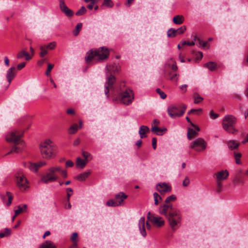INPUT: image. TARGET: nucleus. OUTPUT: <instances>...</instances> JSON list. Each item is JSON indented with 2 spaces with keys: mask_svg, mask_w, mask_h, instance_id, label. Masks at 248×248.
<instances>
[{
  "mask_svg": "<svg viewBox=\"0 0 248 248\" xmlns=\"http://www.w3.org/2000/svg\"><path fill=\"white\" fill-rule=\"evenodd\" d=\"M159 212L166 217L171 229L173 231H176L181 221L182 217L180 211L171 206L160 205Z\"/></svg>",
  "mask_w": 248,
  "mask_h": 248,
  "instance_id": "f257e3e1",
  "label": "nucleus"
},
{
  "mask_svg": "<svg viewBox=\"0 0 248 248\" xmlns=\"http://www.w3.org/2000/svg\"><path fill=\"white\" fill-rule=\"evenodd\" d=\"M23 132L17 130L12 131L8 134L6 136V140L8 142H11L15 144L11 151L7 153H19L23 149L25 143L21 139Z\"/></svg>",
  "mask_w": 248,
  "mask_h": 248,
  "instance_id": "f03ea898",
  "label": "nucleus"
},
{
  "mask_svg": "<svg viewBox=\"0 0 248 248\" xmlns=\"http://www.w3.org/2000/svg\"><path fill=\"white\" fill-rule=\"evenodd\" d=\"M106 69L108 71V72H110L111 73L109 77L108 78L107 82L105 85V93L107 97H108L109 96L108 93L109 90H110L111 91H113L115 90L113 83L115 81V78L111 74V73L118 72L119 71V67L116 64L114 63L112 65H107Z\"/></svg>",
  "mask_w": 248,
  "mask_h": 248,
  "instance_id": "7ed1b4c3",
  "label": "nucleus"
},
{
  "mask_svg": "<svg viewBox=\"0 0 248 248\" xmlns=\"http://www.w3.org/2000/svg\"><path fill=\"white\" fill-rule=\"evenodd\" d=\"M40 149L41 154L45 158H49L56 154V147L50 140H46L41 143Z\"/></svg>",
  "mask_w": 248,
  "mask_h": 248,
  "instance_id": "20e7f679",
  "label": "nucleus"
},
{
  "mask_svg": "<svg viewBox=\"0 0 248 248\" xmlns=\"http://www.w3.org/2000/svg\"><path fill=\"white\" fill-rule=\"evenodd\" d=\"M109 51L108 49L105 47H101L94 51H90L87 53V57H86V61L87 62H89L92 60L97 57V60L98 61H102L108 58L109 55Z\"/></svg>",
  "mask_w": 248,
  "mask_h": 248,
  "instance_id": "39448f33",
  "label": "nucleus"
},
{
  "mask_svg": "<svg viewBox=\"0 0 248 248\" xmlns=\"http://www.w3.org/2000/svg\"><path fill=\"white\" fill-rule=\"evenodd\" d=\"M236 122L237 119L235 117L232 115H227L223 119L222 127L228 133L235 134L238 132L234 127Z\"/></svg>",
  "mask_w": 248,
  "mask_h": 248,
  "instance_id": "423d86ee",
  "label": "nucleus"
},
{
  "mask_svg": "<svg viewBox=\"0 0 248 248\" xmlns=\"http://www.w3.org/2000/svg\"><path fill=\"white\" fill-rule=\"evenodd\" d=\"M62 170L61 168L58 166L49 168L48 172L42 176L41 178L42 182L47 184L56 181L58 178L56 172H61Z\"/></svg>",
  "mask_w": 248,
  "mask_h": 248,
  "instance_id": "0eeeda50",
  "label": "nucleus"
},
{
  "mask_svg": "<svg viewBox=\"0 0 248 248\" xmlns=\"http://www.w3.org/2000/svg\"><path fill=\"white\" fill-rule=\"evenodd\" d=\"M186 108V106L184 104H176L170 106L168 108V112L171 118L182 116Z\"/></svg>",
  "mask_w": 248,
  "mask_h": 248,
  "instance_id": "6e6552de",
  "label": "nucleus"
},
{
  "mask_svg": "<svg viewBox=\"0 0 248 248\" xmlns=\"http://www.w3.org/2000/svg\"><path fill=\"white\" fill-rule=\"evenodd\" d=\"M118 97L121 103L128 105L133 102L134 98V93L131 90L126 89L124 91H122L118 93Z\"/></svg>",
  "mask_w": 248,
  "mask_h": 248,
  "instance_id": "1a4fd4ad",
  "label": "nucleus"
},
{
  "mask_svg": "<svg viewBox=\"0 0 248 248\" xmlns=\"http://www.w3.org/2000/svg\"><path fill=\"white\" fill-rule=\"evenodd\" d=\"M127 198V195L121 192L115 195V199L108 200L106 202L108 206H118L123 204L124 201Z\"/></svg>",
  "mask_w": 248,
  "mask_h": 248,
  "instance_id": "9d476101",
  "label": "nucleus"
},
{
  "mask_svg": "<svg viewBox=\"0 0 248 248\" xmlns=\"http://www.w3.org/2000/svg\"><path fill=\"white\" fill-rule=\"evenodd\" d=\"M16 178L17 185L21 190H25L28 187L27 179L22 171L18 172L16 175Z\"/></svg>",
  "mask_w": 248,
  "mask_h": 248,
  "instance_id": "9b49d317",
  "label": "nucleus"
},
{
  "mask_svg": "<svg viewBox=\"0 0 248 248\" xmlns=\"http://www.w3.org/2000/svg\"><path fill=\"white\" fill-rule=\"evenodd\" d=\"M190 147L195 151L200 152L205 149L206 143L203 139L198 138L191 142Z\"/></svg>",
  "mask_w": 248,
  "mask_h": 248,
  "instance_id": "f8f14e48",
  "label": "nucleus"
},
{
  "mask_svg": "<svg viewBox=\"0 0 248 248\" xmlns=\"http://www.w3.org/2000/svg\"><path fill=\"white\" fill-rule=\"evenodd\" d=\"M147 218L157 227H161L164 225V220L161 217H155L152 215L150 212L148 213Z\"/></svg>",
  "mask_w": 248,
  "mask_h": 248,
  "instance_id": "ddd939ff",
  "label": "nucleus"
},
{
  "mask_svg": "<svg viewBox=\"0 0 248 248\" xmlns=\"http://www.w3.org/2000/svg\"><path fill=\"white\" fill-rule=\"evenodd\" d=\"M59 6L61 11L68 17H71L74 15V12L70 9L65 4L64 0H59Z\"/></svg>",
  "mask_w": 248,
  "mask_h": 248,
  "instance_id": "4468645a",
  "label": "nucleus"
},
{
  "mask_svg": "<svg viewBox=\"0 0 248 248\" xmlns=\"http://www.w3.org/2000/svg\"><path fill=\"white\" fill-rule=\"evenodd\" d=\"M156 190L160 193H164L171 191V187L165 183H160L156 185Z\"/></svg>",
  "mask_w": 248,
  "mask_h": 248,
  "instance_id": "2eb2a0df",
  "label": "nucleus"
},
{
  "mask_svg": "<svg viewBox=\"0 0 248 248\" xmlns=\"http://www.w3.org/2000/svg\"><path fill=\"white\" fill-rule=\"evenodd\" d=\"M194 128H188L187 131V138L189 140H191L195 137L198 136V132L200 130V128L195 124V126H192Z\"/></svg>",
  "mask_w": 248,
  "mask_h": 248,
  "instance_id": "dca6fc26",
  "label": "nucleus"
},
{
  "mask_svg": "<svg viewBox=\"0 0 248 248\" xmlns=\"http://www.w3.org/2000/svg\"><path fill=\"white\" fill-rule=\"evenodd\" d=\"M215 175L216 176L217 180H224L226 179L229 176V172L227 170H222L216 173Z\"/></svg>",
  "mask_w": 248,
  "mask_h": 248,
  "instance_id": "f3484780",
  "label": "nucleus"
},
{
  "mask_svg": "<svg viewBox=\"0 0 248 248\" xmlns=\"http://www.w3.org/2000/svg\"><path fill=\"white\" fill-rule=\"evenodd\" d=\"M228 148L231 150L237 149L240 146V143L235 140H229L226 142Z\"/></svg>",
  "mask_w": 248,
  "mask_h": 248,
  "instance_id": "a211bd4d",
  "label": "nucleus"
},
{
  "mask_svg": "<svg viewBox=\"0 0 248 248\" xmlns=\"http://www.w3.org/2000/svg\"><path fill=\"white\" fill-rule=\"evenodd\" d=\"M139 227L140 231V233L143 237L146 235V232L145 228V218L143 217H141L139 222Z\"/></svg>",
  "mask_w": 248,
  "mask_h": 248,
  "instance_id": "6ab92c4d",
  "label": "nucleus"
},
{
  "mask_svg": "<svg viewBox=\"0 0 248 248\" xmlns=\"http://www.w3.org/2000/svg\"><path fill=\"white\" fill-rule=\"evenodd\" d=\"M151 131L157 135L161 136L167 131V128H161L155 125H153L151 128Z\"/></svg>",
  "mask_w": 248,
  "mask_h": 248,
  "instance_id": "aec40b11",
  "label": "nucleus"
},
{
  "mask_svg": "<svg viewBox=\"0 0 248 248\" xmlns=\"http://www.w3.org/2000/svg\"><path fill=\"white\" fill-rule=\"evenodd\" d=\"M15 69L16 68L15 67H12L9 69L7 72L6 78L9 84L16 76V74L14 72Z\"/></svg>",
  "mask_w": 248,
  "mask_h": 248,
  "instance_id": "412c9836",
  "label": "nucleus"
},
{
  "mask_svg": "<svg viewBox=\"0 0 248 248\" xmlns=\"http://www.w3.org/2000/svg\"><path fill=\"white\" fill-rule=\"evenodd\" d=\"M16 57L19 59H21L23 57H25L26 60L27 61H29L31 59V56H30L29 53L25 50H22L19 51L17 53Z\"/></svg>",
  "mask_w": 248,
  "mask_h": 248,
  "instance_id": "4be33fe9",
  "label": "nucleus"
},
{
  "mask_svg": "<svg viewBox=\"0 0 248 248\" xmlns=\"http://www.w3.org/2000/svg\"><path fill=\"white\" fill-rule=\"evenodd\" d=\"M149 131L150 129L148 126L145 125L141 126L139 130V134L140 135V138L146 137L147 135L145 134Z\"/></svg>",
  "mask_w": 248,
  "mask_h": 248,
  "instance_id": "5701e85b",
  "label": "nucleus"
},
{
  "mask_svg": "<svg viewBox=\"0 0 248 248\" xmlns=\"http://www.w3.org/2000/svg\"><path fill=\"white\" fill-rule=\"evenodd\" d=\"M88 160L82 159L80 157H78L76 161V166L80 169H83L86 165Z\"/></svg>",
  "mask_w": 248,
  "mask_h": 248,
  "instance_id": "b1692460",
  "label": "nucleus"
},
{
  "mask_svg": "<svg viewBox=\"0 0 248 248\" xmlns=\"http://www.w3.org/2000/svg\"><path fill=\"white\" fill-rule=\"evenodd\" d=\"M204 67L207 68L211 71H213L217 69V64L215 62H209L205 63Z\"/></svg>",
  "mask_w": 248,
  "mask_h": 248,
  "instance_id": "393cba45",
  "label": "nucleus"
},
{
  "mask_svg": "<svg viewBox=\"0 0 248 248\" xmlns=\"http://www.w3.org/2000/svg\"><path fill=\"white\" fill-rule=\"evenodd\" d=\"M194 40L195 42V44L196 43V45L199 47L202 46L203 47H206L207 44V43L206 42L203 41L197 36H194Z\"/></svg>",
  "mask_w": 248,
  "mask_h": 248,
  "instance_id": "a878e982",
  "label": "nucleus"
},
{
  "mask_svg": "<svg viewBox=\"0 0 248 248\" xmlns=\"http://www.w3.org/2000/svg\"><path fill=\"white\" fill-rule=\"evenodd\" d=\"M23 165L25 167L28 168L34 172H36L38 169V167L37 166V164L31 163H24Z\"/></svg>",
  "mask_w": 248,
  "mask_h": 248,
  "instance_id": "bb28decb",
  "label": "nucleus"
},
{
  "mask_svg": "<svg viewBox=\"0 0 248 248\" xmlns=\"http://www.w3.org/2000/svg\"><path fill=\"white\" fill-rule=\"evenodd\" d=\"M192 97L194 99V103L196 104H199L203 100V98L196 92L193 94Z\"/></svg>",
  "mask_w": 248,
  "mask_h": 248,
  "instance_id": "cd10ccee",
  "label": "nucleus"
},
{
  "mask_svg": "<svg viewBox=\"0 0 248 248\" xmlns=\"http://www.w3.org/2000/svg\"><path fill=\"white\" fill-rule=\"evenodd\" d=\"M176 199V197L174 195H171L169 197H168L165 201V203L163 204L162 205H168V206H171L172 208H174L172 206V204L170 203V202L174 201Z\"/></svg>",
  "mask_w": 248,
  "mask_h": 248,
  "instance_id": "c85d7f7f",
  "label": "nucleus"
},
{
  "mask_svg": "<svg viewBox=\"0 0 248 248\" xmlns=\"http://www.w3.org/2000/svg\"><path fill=\"white\" fill-rule=\"evenodd\" d=\"M173 22L175 24H181L184 22V17L182 15H177L173 17Z\"/></svg>",
  "mask_w": 248,
  "mask_h": 248,
  "instance_id": "c756f323",
  "label": "nucleus"
},
{
  "mask_svg": "<svg viewBox=\"0 0 248 248\" xmlns=\"http://www.w3.org/2000/svg\"><path fill=\"white\" fill-rule=\"evenodd\" d=\"M39 248H56V247L51 241H46Z\"/></svg>",
  "mask_w": 248,
  "mask_h": 248,
  "instance_id": "7c9ffc66",
  "label": "nucleus"
},
{
  "mask_svg": "<svg viewBox=\"0 0 248 248\" xmlns=\"http://www.w3.org/2000/svg\"><path fill=\"white\" fill-rule=\"evenodd\" d=\"M27 205L26 204H24L23 205H19L18 206V209L15 211L16 216H17L19 214L26 212V208Z\"/></svg>",
  "mask_w": 248,
  "mask_h": 248,
  "instance_id": "2f4dec72",
  "label": "nucleus"
},
{
  "mask_svg": "<svg viewBox=\"0 0 248 248\" xmlns=\"http://www.w3.org/2000/svg\"><path fill=\"white\" fill-rule=\"evenodd\" d=\"M90 174V172H84L77 176V179L79 181H84Z\"/></svg>",
  "mask_w": 248,
  "mask_h": 248,
  "instance_id": "473e14b6",
  "label": "nucleus"
},
{
  "mask_svg": "<svg viewBox=\"0 0 248 248\" xmlns=\"http://www.w3.org/2000/svg\"><path fill=\"white\" fill-rule=\"evenodd\" d=\"M114 4L112 0H104V1L101 5V7L106 6L108 8H112L113 7Z\"/></svg>",
  "mask_w": 248,
  "mask_h": 248,
  "instance_id": "72a5a7b5",
  "label": "nucleus"
},
{
  "mask_svg": "<svg viewBox=\"0 0 248 248\" xmlns=\"http://www.w3.org/2000/svg\"><path fill=\"white\" fill-rule=\"evenodd\" d=\"M177 34L176 30L173 28L170 29L167 32L168 36L169 37H174Z\"/></svg>",
  "mask_w": 248,
  "mask_h": 248,
  "instance_id": "f704fd0d",
  "label": "nucleus"
},
{
  "mask_svg": "<svg viewBox=\"0 0 248 248\" xmlns=\"http://www.w3.org/2000/svg\"><path fill=\"white\" fill-rule=\"evenodd\" d=\"M78 125L75 124L71 125L69 129V133L70 134H75L78 130Z\"/></svg>",
  "mask_w": 248,
  "mask_h": 248,
  "instance_id": "c9c22d12",
  "label": "nucleus"
},
{
  "mask_svg": "<svg viewBox=\"0 0 248 248\" xmlns=\"http://www.w3.org/2000/svg\"><path fill=\"white\" fill-rule=\"evenodd\" d=\"M82 24L81 23H78L76 27V29L73 31V34L75 36H77L80 31L81 30L82 28Z\"/></svg>",
  "mask_w": 248,
  "mask_h": 248,
  "instance_id": "e433bc0d",
  "label": "nucleus"
},
{
  "mask_svg": "<svg viewBox=\"0 0 248 248\" xmlns=\"http://www.w3.org/2000/svg\"><path fill=\"white\" fill-rule=\"evenodd\" d=\"M155 201V204L157 205L159 203V201L162 200L161 196L156 192H155L153 194Z\"/></svg>",
  "mask_w": 248,
  "mask_h": 248,
  "instance_id": "4c0bfd02",
  "label": "nucleus"
},
{
  "mask_svg": "<svg viewBox=\"0 0 248 248\" xmlns=\"http://www.w3.org/2000/svg\"><path fill=\"white\" fill-rule=\"evenodd\" d=\"M242 156V155L240 153H234V157L235 159V162L237 164H241L240 158Z\"/></svg>",
  "mask_w": 248,
  "mask_h": 248,
  "instance_id": "58836bf2",
  "label": "nucleus"
},
{
  "mask_svg": "<svg viewBox=\"0 0 248 248\" xmlns=\"http://www.w3.org/2000/svg\"><path fill=\"white\" fill-rule=\"evenodd\" d=\"M40 49L41 50V52L40 53V56L41 57H44L47 54V49L44 46H41L40 47Z\"/></svg>",
  "mask_w": 248,
  "mask_h": 248,
  "instance_id": "ea45409f",
  "label": "nucleus"
},
{
  "mask_svg": "<svg viewBox=\"0 0 248 248\" xmlns=\"http://www.w3.org/2000/svg\"><path fill=\"white\" fill-rule=\"evenodd\" d=\"M87 10L85 7L84 6H82L81 8L76 12V15L78 16H82L85 14Z\"/></svg>",
  "mask_w": 248,
  "mask_h": 248,
  "instance_id": "a19ab883",
  "label": "nucleus"
},
{
  "mask_svg": "<svg viewBox=\"0 0 248 248\" xmlns=\"http://www.w3.org/2000/svg\"><path fill=\"white\" fill-rule=\"evenodd\" d=\"M53 67H54L53 64H51V63H48L47 68L46 71V74L47 76H50L51 71L52 70Z\"/></svg>",
  "mask_w": 248,
  "mask_h": 248,
  "instance_id": "79ce46f5",
  "label": "nucleus"
},
{
  "mask_svg": "<svg viewBox=\"0 0 248 248\" xmlns=\"http://www.w3.org/2000/svg\"><path fill=\"white\" fill-rule=\"evenodd\" d=\"M56 45V43L55 42H52L48 44L47 46H44L46 47V49L52 50L55 47Z\"/></svg>",
  "mask_w": 248,
  "mask_h": 248,
  "instance_id": "37998d69",
  "label": "nucleus"
},
{
  "mask_svg": "<svg viewBox=\"0 0 248 248\" xmlns=\"http://www.w3.org/2000/svg\"><path fill=\"white\" fill-rule=\"evenodd\" d=\"M156 93L160 95V97L161 98L165 99L166 98V97H167L166 94L164 92H163L162 91H161V89H160L159 88H157L156 89Z\"/></svg>",
  "mask_w": 248,
  "mask_h": 248,
  "instance_id": "c03bdc74",
  "label": "nucleus"
},
{
  "mask_svg": "<svg viewBox=\"0 0 248 248\" xmlns=\"http://www.w3.org/2000/svg\"><path fill=\"white\" fill-rule=\"evenodd\" d=\"M202 109L199 108V109H191L188 112V114L190 115L191 114H194L196 113L198 114L199 113H202Z\"/></svg>",
  "mask_w": 248,
  "mask_h": 248,
  "instance_id": "a18cd8bd",
  "label": "nucleus"
},
{
  "mask_svg": "<svg viewBox=\"0 0 248 248\" xmlns=\"http://www.w3.org/2000/svg\"><path fill=\"white\" fill-rule=\"evenodd\" d=\"M6 195L8 198V202L7 203V205L9 206L11 204L13 200V196L11 193H10V192H7Z\"/></svg>",
  "mask_w": 248,
  "mask_h": 248,
  "instance_id": "49530a36",
  "label": "nucleus"
},
{
  "mask_svg": "<svg viewBox=\"0 0 248 248\" xmlns=\"http://www.w3.org/2000/svg\"><path fill=\"white\" fill-rule=\"evenodd\" d=\"M66 191H67V202H69L70 200V197L73 194V189L71 188H66Z\"/></svg>",
  "mask_w": 248,
  "mask_h": 248,
  "instance_id": "de8ad7c7",
  "label": "nucleus"
},
{
  "mask_svg": "<svg viewBox=\"0 0 248 248\" xmlns=\"http://www.w3.org/2000/svg\"><path fill=\"white\" fill-rule=\"evenodd\" d=\"M186 27L185 26H182L180 28L176 30L177 33L178 34H183L186 30Z\"/></svg>",
  "mask_w": 248,
  "mask_h": 248,
  "instance_id": "09e8293b",
  "label": "nucleus"
},
{
  "mask_svg": "<svg viewBox=\"0 0 248 248\" xmlns=\"http://www.w3.org/2000/svg\"><path fill=\"white\" fill-rule=\"evenodd\" d=\"M78 234L77 232H74L71 237V240L72 242H78Z\"/></svg>",
  "mask_w": 248,
  "mask_h": 248,
  "instance_id": "8fccbe9b",
  "label": "nucleus"
},
{
  "mask_svg": "<svg viewBox=\"0 0 248 248\" xmlns=\"http://www.w3.org/2000/svg\"><path fill=\"white\" fill-rule=\"evenodd\" d=\"M125 86V83L124 82H122L120 84L119 89H116L117 92L119 93L122 91H124L125 89H123Z\"/></svg>",
  "mask_w": 248,
  "mask_h": 248,
  "instance_id": "3c124183",
  "label": "nucleus"
},
{
  "mask_svg": "<svg viewBox=\"0 0 248 248\" xmlns=\"http://www.w3.org/2000/svg\"><path fill=\"white\" fill-rule=\"evenodd\" d=\"M188 45V46H194L195 45L194 40H193L191 42H188V41H184V42H183L182 43V46H185V45Z\"/></svg>",
  "mask_w": 248,
  "mask_h": 248,
  "instance_id": "603ef678",
  "label": "nucleus"
},
{
  "mask_svg": "<svg viewBox=\"0 0 248 248\" xmlns=\"http://www.w3.org/2000/svg\"><path fill=\"white\" fill-rule=\"evenodd\" d=\"M210 116L211 119H215L218 117V115L217 113H215L213 110H211L210 112Z\"/></svg>",
  "mask_w": 248,
  "mask_h": 248,
  "instance_id": "864d4df0",
  "label": "nucleus"
},
{
  "mask_svg": "<svg viewBox=\"0 0 248 248\" xmlns=\"http://www.w3.org/2000/svg\"><path fill=\"white\" fill-rule=\"evenodd\" d=\"M3 233L5 235L6 237L9 236L11 233V230L8 228H5L4 230Z\"/></svg>",
  "mask_w": 248,
  "mask_h": 248,
  "instance_id": "5fc2aeb1",
  "label": "nucleus"
},
{
  "mask_svg": "<svg viewBox=\"0 0 248 248\" xmlns=\"http://www.w3.org/2000/svg\"><path fill=\"white\" fill-rule=\"evenodd\" d=\"M189 179L187 177H186L183 182V186H187L189 184Z\"/></svg>",
  "mask_w": 248,
  "mask_h": 248,
  "instance_id": "6e6d98bb",
  "label": "nucleus"
},
{
  "mask_svg": "<svg viewBox=\"0 0 248 248\" xmlns=\"http://www.w3.org/2000/svg\"><path fill=\"white\" fill-rule=\"evenodd\" d=\"M26 64V63L25 62H22L18 64L17 65V70H21L22 68H23L25 66Z\"/></svg>",
  "mask_w": 248,
  "mask_h": 248,
  "instance_id": "4d7b16f0",
  "label": "nucleus"
},
{
  "mask_svg": "<svg viewBox=\"0 0 248 248\" xmlns=\"http://www.w3.org/2000/svg\"><path fill=\"white\" fill-rule=\"evenodd\" d=\"M82 155L83 156V157L85 158V160H87V158L91 155L90 153H89L87 152H85V151L82 152Z\"/></svg>",
  "mask_w": 248,
  "mask_h": 248,
  "instance_id": "13d9d810",
  "label": "nucleus"
},
{
  "mask_svg": "<svg viewBox=\"0 0 248 248\" xmlns=\"http://www.w3.org/2000/svg\"><path fill=\"white\" fill-rule=\"evenodd\" d=\"M66 167H72L74 166V163L70 160H68L66 162Z\"/></svg>",
  "mask_w": 248,
  "mask_h": 248,
  "instance_id": "bf43d9fd",
  "label": "nucleus"
},
{
  "mask_svg": "<svg viewBox=\"0 0 248 248\" xmlns=\"http://www.w3.org/2000/svg\"><path fill=\"white\" fill-rule=\"evenodd\" d=\"M156 139L155 138H152V146L154 149H155L156 148Z\"/></svg>",
  "mask_w": 248,
  "mask_h": 248,
  "instance_id": "052dcab7",
  "label": "nucleus"
},
{
  "mask_svg": "<svg viewBox=\"0 0 248 248\" xmlns=\"http://www.w3.org/2000/svg\"><path fill=\"white\" fill-rule=\"evenodd\" d=\"M177 75L176 74H173L170 78V80L172 81H177L178 78H177Z\"/></svg>",
  "mask_w": 248,
  "mask_h": 248,
  "instance_id": "680f3d73",
  "label": "nucleus"
},
{
  "mask_svg": "<svg viewBox=\"0 0 248 248\" xmlns=\"http://www.w3.org/2000/svg\"><path fill=\"white\" fill-rule=\"evenodd\" d=\"M66 113L68 114H74L75 113V112L73 109L69 108L66 110Z\"/></svg>",
  "mask_w": 248,
  "mask_h": 248,
  "instance_id": "e2e57ef3",
  "label": "nucleus"
},
{
  "mask_svg": "<svg viewBox=\"0 0 248 248\" xmlns=\"http://www.w3.org/2000/svg\"><path fill=\"white\" fill-rule=\"evenodd\" d=\"M197 59H201L202 58V53L201 51H199L196 54Z\"/></svg>",
  "mask_w": 248,
  "mask_h": 248,
  "instance_id": "0e129e2a",
  "label": "nucleus"
},
{
  "mask_svg": "<svg viewBox=\"0 0 248 248\" xmlns=\"http://www.w3.org/2000/svg\"><path fill=\"white\" fill-rule=\"evenodd\" d=\"M63 177L66 178L67 176V171L65 170H62L60 172Z\"/></svg>",
  "mask_w": 248,
  "mask_h": 248,
  "instance_id": "69168bd1",
  "label": "nucleus"
},
{
  "mask_svg": "<svg viewBox=\"0 0 248 248\" xmlns=\"http://www.w3.org/2000/svg\"><path fill=\"white\" fill-rule=\"evenodd\" d=\"M186 88L187 85L186 84L183 85L180 87L181 90L183 91L184 93H185L186 91Z\"/></svg>",
  "mask_w": 248,
  "mask_h": 248,
  "instance_id": "338daca9",
  "label": "nucleus"
},
{
  "mask_svg": "<svg viewBox=\"0 0 248 248\" xmlns=\"http://www.w3.org/2000/svg\"><path fill=\"white\" fill-rule=\"evenodd\" d=\"M80 143V140L79 139H77L73 142V145L74 146H77Z\"/></svg>",
  "mask_w": 248,
  "mask_h": 248,
  "instance_id": "774afa93",
  "label": "nucleus"
}]
</instances>
